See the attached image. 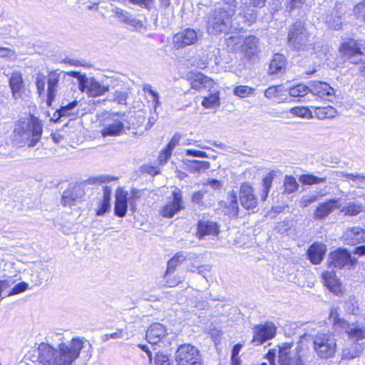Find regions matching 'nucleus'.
Masks as SVG:
<instances>
[{"label": "nucleus", "mask_w": 365, "mask_h": 365, "mask_svg": "<svg viewBox=\"0 0 365 365\" xmlns=\"http://www.w3.org/2000/svg\"><path fill=\"white\" fill-rule=\"evenodd\" d=\"M83 341L73 339L69 343H61L58 349L42 344L38 347V361L42 365H71L79 356Z\"/></svg>", "instance_id": "f257e3e1"}, {"label": "nucleus", "mask_w": 365, "mask_h": 365, "mask_svg": "<svg viewBox=\"0 0 365 365\" xmlns=\"http://www.w3.org/2000/svg\"><path fill=\"white\" fill-rule=\"evenodd\" d=\"M236 9L217 5L205 17L206 31L210 35L234 33L242 29V26L233 16Z\"/></svg>", "instance_id": "f03ea898"}, {"label": "nucleus", "mask_w": 365, "mask_h": 365, "mask_svg": "<svg viewBox=\"0 0 365 365\" xmlns=\"http://www.w3.org/2000/svg\"><path fill=\"white\" fill-rule=\"evenodd\" d=\"M42 130V123L37 117L31 115L22 118L15 124L12 141L19 147H34L41 138Z\"/></svg>", "instance_id": "7ed1b4c3"}, {"label": "nucleus", "mask_w": 365, "mask_h": 365, "mask_svg": "<svg viewBox=\"0 0 365 365\" xmlns=\"http://www.w3.org/2000/svg\"><path fill=\"white\" fill-rule=\"evenodd\" d=\"M312 346L314 353L321 359L332 357L336 350V339L328 332L318 331L312 336Z\"/></svg>", "instance_id": "20e7f679"}, {"label": "nucleus", "mask_w": 365, "mask_h": 365, "mask_svg": "<svg viewBox=\"0 0 365 365\" xmlns=\"http://www.w3.org/2000/svg\"><path fill=\"white\" fill-rule=\"evenodd\" d=\"M288 43L295 50H313L310 34L302 22H296L289 29Z\"/></svg>", "instance_id": "39448f33"}, {"label": "nucleus", "mask_w": 365, "mask_h": 365, "mask_svg": "<svg viewBox=\"0 0 365 365\" xmlns=\"http://www.w3.org/2000/svg\"><path fill=\"white\" fill-rule=\"evenodd\" d=\"M175 358L177 365H203L200 350L190 344L180 345L175 351Z\"/></svg>", "instance_id": "423d86ee"}, {"label": "nucleus", "mask_w": 365, "mask_h": 365, "mask_svg": "<svg viewBox=\"0 0 365 365\" xmlns=\"http://www.w3.org/2000/svg\"><path fill=\"white\" fill-rule=\"evenodd\" d=\"M336 314L331 311L329 320L333 322V327L336 331H344L349 338L356 341L365 338V328L358 323H349L343 319H336Z\"/></svg>", "instance_id": "0eeeda50"}, {"label": "nucleus", "mask_w": 365, "mask_h": 365, "mask_svg": "<svg viewBox=\"0 0 365 365\" xmlns=\"http://www.w3.org/2000/svg\"><path fill=\"white\" fill-rule=\"evenodd\" d=\"M202 34L200 30L187 28L176 33L172 39V45L175 49L184 48L194 45L202 38Z\"/></svg>", "instance_id": "6e6552de"}, {"label": "nucleus", "mask_w": 365, "mask_h": 365, "mask_svg": "<svg viewBox=\"0 0 365 365\" xmlns=\"http://www.w3.org/2000/svg\"><path fill=\"white\" fill-rule=\"evenodd\" d=\"M292 343H283L279 346V365H306L302 360L299 347L292 349Z\"/></svg>", "instance_id": "1a4fd4ad"}, {"label": "nucleus", "mask_w": 365, "mask_h": 365, "mask_svg": "<svg viewBox=\"0 0 365 365\" xmlns=\"http://www.w3.org/2000/svg\"><path fill=\"white\" fill-rule=\"evenodd\" d=\"M9 86L13 99L23 101L26 97V84L21 71L14 70L9 74Z\"/></svg>", "instance_id": "9d476101"}, {"label": "nucleus", "mask_w": 365, "mask_h": 365, "mask_svg": "<svg viewBox=\"0 0 365 365\" xmlns=\"http://www.w3.org/2000/svg\"><path fill=\"white\" fill-rule=\"evenodd\" d=\"M173 199L163 207L160 213L163 217L171 218L180 210L185 209L182 194L180 189L172 191Z\"/></svg>", "instance_id": "9b49d317"}, {"label": "nucleus", "mask_w": 365, "mask_h": 365, "mask_svg": "<svg viewBox=\"0 0 365 365\" xmlns=\"http://www.w3.org/2000/svg\"><path fill=\"white\" fill-rule=\"evenodd\" d=\"M239 200L241 205L246 210H253L257 207L258 201L254 193V188L247 182L240 185Z\"/></svg>", "instance_id": "f8f14e48"}, {"label": "nucleus", "mask_w": 365, "mask_h": 365, "mask_svg": "<svg viewBox=\"0 0 365 365\" xmlns=\"http://www.w3.org/2000/svg\"><path fill=\"white\" fill-rule=\"evenodd\" d=\"M276 334V327L272 322H266L255 327V335L252 342L255 345H260L264 341L272 339Z\"/></svg>", "instance_id": "ddd939ff"}, {"label": "nucleus", "mask_w": 365, "mask_h": 365, "mask_svg": "<svg viewBox=\"0 0 365 365\" xmlns=\"http://www.w3.org/2000/svg\"><path fill=\"white\" fill-rule=\"evenodd\" d=\"M344 56L352 58L356 55H364L362 50H365V40L349 39L344 42L340 48Z\"/></svg>", "instance_id": "4468645a"}, {"label": "nucleus", "mask_w": 365, "mask_h": 365, "mask_svg": "<svg viewBox=\"0 0 365 365\" xmlns=\"http://www.w3.org/2000/svg\"><path fill=\"white\" fill-rule=\"evenodd\" d=\"M219 232V226L213 221L202 220L197 223L196 236L199 240L205 239L206 237H216Z\"/></svg>", "instance_id": "2eb2a0df"}, {"label": "nucleus", "mask_w": 365, "mask_h": 365, "mask_svg": "<svg viewBox=\"0 0 365 365\" xmlns=\"http://www.w3.org/2000/svg\"><path fill=\"white\" fill-rule=\"evenodd\" d=\"M108 86L101 84L93 78H87L81 88V92H86L89 96L97 97L108 91Z\"/></svg>", "instance_id": "dca6fc26"}, {"label": "nucleus", "mask_w": 365, "mask_h": 365, "mask_svg": "<svg viewBox=\"0 0 365 365\" xmlns=\"http://www.w3.org/2000/svg\"><path fill=\"white\" fill-rule=\"evenodd\" d=\"M351 257L346 250L339 249L329 255V265L334 268H343L351 265Z\"/></svg>", "instance_id": "f3484780"}, {"label": "nucleus", "mask_w": 365, "mask_h": 365, "mask_svg": "<svg viewBox=\"0 0 365 365\" xmlns=\"http://www.w3.org/2000/svg\"><path fill=\"white\" fill-rule=\"evenodd\" d=\"M166 327L160 323H153L146 331V339L150 344H156L167 335Z\"/></svg>", "instance_id": "a211bd4d"}, {"label": "nucleus", "mask_w": 365, "mask_h": 365, "mask_svg": "<svg viewBox=\"0 0 365 365\" xmlns=\"http://www.w3.org/2000/svg\"><path fill=\"white\" fill-rule=\"evenodd\" d=\"M310 93L314 96L329 100L334 95V89L326 82L311 81L309 83Z\"/></svg>", "instance_id": "6ab92c4d"}, {"label": "nucleus", "mask_w": 365, "mask_h": 365, "mask_svg": "<svg viewBox=\"0 0 365 365\" xmlns=\"http://www.w3.org/2000/svg\"><path fill=\"white\" fill-rule=\"evenodd\" d=\"M128 192L121 188H118L115 192L114 214L119 217H125L128 210Z\"/></svg>", "instance_id": "aec40b11"}, {"label": "nucleus", "mask_w": 365, "mask_h": 365, "mask_svg": "<svg viewBox=\"0 0 365 365\" xmlns=\"http://www.w3.org/2000/svg\"><path fill=\"white\" fill-rule=\"evenodd\" d=\"M340 199H331L327 202L321 203L316 209L314 217V219L321 220L327 217L335 209H340Z\"/></svg>", "instance_id": "412c9836"}, {"label": "nucleus", "mask_w": 365, "mask_h": 365, "mask_svg": "<svg viewBox=\"0 0 365 365\" xmlns=\"http://www.w3.org/2000/svg\"><path fill=\"white\" fill-rule=\"evenodd\" d=\"M345 241L349 245H356L365 241V230L359 227L348 229L344 235Z\"/></svg>", "instance_id": "4be33fe9"}, {"label": "nucleus", "mask_w": 365, "mask_h": 365, "mask_svg": "<svg viewBox=\"0 0 365 365\" xmlns=\"http://www.w3.org/2000/svg\"><path fill=\"white\" fill-rule=\"evenodd\" d=\"M326 252V246L322 243H314L307 251V255L312 263L319 264Z\"/></svg>", "instance_id": "5701e85b"}, {"label": "nucleus", "mask_w": 365, "mask_h": 365, "mask_svg": "<svg viewBox=\"0 0 365 365\" xmlns=\"http://www.w3.org/2000/svg\"><path fill=\"white\" fill-rule=\"evenodd\" d=\"M123 127V123L119 119L113 118L108 120L107 124L101 130V134L103 137L119 135L122 133Z\"/></svg>", "instance_id": "b1692460"}, {"label": "nucleus", "mask_w": 365, "mask_h": 365, "mask_svg": "<svg viewBox=\"0 0 365 365\" xmlns=\"http://www.w3.org/2000/svg\"><path fill=\"white\" fill-rule=\"evenodd\" d=\"M242 46V52L247 58H251L259 52V40L254 36H249L243 39Z\"/></svg>", "instance_id": "393cba45"}, {"label": "nucleus", "mask_w": 365, "mask_h": 365, "mask_svg": "<svg viewBox=\"0 0 365 365\" xmlns=\"http://www.w3.org/2000/svg\"><path fill=\"white\" fill-rule=\"evenodd\" d=\"M324 284L333 293L341 292V284L334 272H325L322 274Z\"/></svg>", "instance_id": "a878e982"}, {"label": "nucleus", "mask_w": 365, "mask_h": 365, "mask_svg": "<svg viewBox=\"0 0 365 365\" xmlns=\"http://www.w3.org/2000/svg\"><path fill=\"white\" fill-rule=\"evenodd\" d=\"M286 68V60L283 55L276 53L272 59L269 66V73L270 74L283 73Z\"/></svg>", "instance_id": "bb28decb"}, {"label": "nucleus", "mask_w": 365, "mask_h": 365, "mask_svg": "<svg viewBox=\"0 0 365 365\" xmlns=\"http://www.w3.org/2000/svg\"><path fill=\"white\" fill-rule=\"evenodd\" d=\"M191 88L195 90H201L211 86L212 81L201 73L192 74L190 78Z\"/></svg>", "instance_id": "cd10ccee"}, {"label": "nucleus", "mask_w": 365, "mask_h": 365, "mask_svg": "<svg viewBox=\"0 0 365 365\" xmlns=\"http://www.w3.org/2000/svg\"><path fill=\"white\" fill-rule=\"evenodd\" d=\"M117 14L120 21L133 26L135 29L140 30L144 28L143 21L137 19L134 15L130 14L125 11H120V12H118Z\"/></svg>", "instance_id": "c85d7f7f"}, {"label": "nucleus", "mask_w": 365, "mask_h": 365, "mask_svg": "<svg viewBox=\"0 0 365 365\" xmlns=\"http://www.w3.org/2000/svg\"><path fill=\"white\" fill-rule=\"evenodd\" d=\"M187 170L192 173H200L208 170L210 167V163L208 161L204 160H187L184 162Z\"/></svg>", "instance_id": "c756f323"}, {"label": "nucleus", "mask_w": 365, "mask_h": 365, "mask_svg": "<svg viewBox=\"0 0 365 365\" xmlns=\"http://www.w3.org/2000/svg\"><path fill=\"white\" fill-rule=\"evenodd\" d=\"M74 192H78L79 196L83 195L84 194L83 190L79 185H76L71 189H67L66 191H64L62 195V203L64 206H71L75 202V197H73Z\"/></svg>", "instance_id": "7c9ffc66"}, {"label": "nucleus", "mask_w": 365, "mask_h": 365, "mask_svg": "<svg viewBox=\"0 0 365 365\" xmlns=\"http://www.w3.org/2000/svg\"><path fill=\"white\" fill-rule=\"evenodd\" d=\"M187 255L184 252H177L167 264L168 273L174 272L176 267L187 259Z\"/></svg>", "instance_id": "2f4dec72"}, {"label": "nucleus", "mask_w": 365, "mask_h": 365, "mask_svg": "<svg viewBox=\"0 0 365 365\" xmlns=\"http://www.w3.org/2000/svg\"><path fill=\"white\" fill-rule=\"evenodd\" d=\"M336 113V110L332 106L317 107L314 112V116L319 119L334 118Z\"/></svg>", "instance_id": "473e14b6"}, {"label": "nucleus", "mask_w": 365, "mask_h": 365, "mask_svg": "<svg viewBox=\"0 0 365 365\" xmlns=\"http://www.w3.org/2000/svg\"><path fill=\"white\" fill-rule=\"evenodd\" d=\"M362 351L361 346L358 344H351L346 346L342 351V358L345 359H352L358 356Z\"/></svg>", "instance_id": "72a5a7b5"}, {"label": "nucleus", "mask_w": 365, "mask_h": 365, "mask_svg": "<svg viewBox=\"0 0 365 365\" xmlns=\"http://www.w3.org/2000/svg\"><path fill=\"white\" fill-rule=\"evenodd\" d=\"M235 18L240 21L243 28L246 26H249L255 22L257 19V14L255 11L252 10L250 12H247L243 14H240Z\"/></svg>", "instance_id": "f704fd0d"}, {"label": "nucleus", "mask_w": 365, "mask_h": 365, "mask_svg": "<svg viewBox=\"0 0 365 365\" xmlns=\"http://www.w3.org/2000/svg\"><path fill=\"white\" fill-rule=\"evenodd\" d=\"M341 211L345 215L354 216L364 212V207L361 203L349 202L341 208Z\"/></svg>", "instance_id": "c9c22d12"}, {"label": "nucleus", "mask_w": 365, "mask_h": 365, "mask_svg": "<svg viewBox=\"0 0 365 365\" xmlns=\"http://www.w3.org/2000/svg\"><path fill=\"white\" fill-rule=\"evenodd\" d=\"M227 201L230 215L232 216H237L239 213V205L237 192L234 190L229 192L227 195Z\"/></svg>", "instance_id": "e433bc0d"}, {"label": "nucleus", "mask_w": 365, "mask_h": 365, "mask_svg": "<svg viewBox=\"0 0 365 365\" xmlns=\"http://www.w3.org/2000/svg\"><path fill=\"white\" fill-rule=\"evenodd\" d=\"M143 91L150 96V101L153 105L155 111L161 105L160 101L159 93L153 89V87L150 84H146L143 86Z\"/></svg>", "instance_id": "4c0bfd02"}, {"label": "nucleus", "mask_w": 365, "mask_h": 365, "mask_svg": "<svg viewBox=\"0 0 365 365\" xmlns=\"http://www.w3.org/2000/svg\"><path fill=\"white\" fill-rule=\"evenodd\" d=\"M143 195V191L136 188L130 190V196L128 197V202L130 205V210L133 212L137 210V203Z\"/></svg>", "instance_id": "58836bf2"}, {"label": "nucleus", "mask_w": 365, "mask_h": 365, "mask_svg": "<svg viewBox=\"0 0 365 365\" xmlns=\"http://www.w3.org/2000/svg\"><path fill=\"white\" fill-rule=\"evenodd\" d=\"M284 192L290 194L298 190L299 184L296 179L291 175H286L284 180Z\"/></svg>", "instance_id": "ea45409f"}, {"label": "nucleus", "mask_w": 365, "mask_h": 365, "mask_svg": "<svg viewBox=\"0 0 365 365\" xmlns=\"http://www.w3.org/2000/svg\"><path fill=\"white\" fill-rule=\"evenodd\" d=\"M337 176H342L349 179H351V180H356L357 185L356 186L360 188H365V176L361 175L360 174L356 173H344L343 172H334Z\"/></svg>", "instance_id": "a19ab883"}, {"label": "nucleus", "mask_w": 365, "mask_h": 365, "mask_svg": "<svg viewBox=\"0 0 365 365\" xmlns=\"http://www.w3.org/2000/svg\"><path fill=\"white\" fill-rule=\"evenodd\" d=\"M309 93V86L304 84H298L289 90V93L292 97H304Z\"/></svg>", "instance_id": "79ce46f5"}, {"label": "nucleus", "mask_w": 365, "mask_h": 365, "mask_svg": "<svg viewBox=\"0 0 365 365\" xmlns=\"http://www.w3.org/2000/svg\"><path fill=\"white\" fill-rule=\"evenodd\" d=\"M289 113L294 116H298L301 118H312V111L307 107L304 106H297L292 108L289 110Z\"/></svg>", "instance_id": "37998d69"}, {"label": "nucleus", "mask_w": 365, "mask_h": 365, "mask_svg": "<svg viewBox=\"0 0 365 365\" xmlns=\"http://www.w3.org/2000/svg\"><path fill=\"white\" fill-rule=\"evenodd\" d=\"M299 180L304 185L319 184L327 181L326 178H318L313 175H302L300 176Z\"/></svg>", "instance_id": "c03bdc74"}, {"label": "nucleus", "mask_w": 365, "mask_h": 365, "mask_svg": "<svg viewBox=\"0 0 365 365\" xmlns=\"http://www.w3.org/2000/svg\"><path fill=\"white\" fill-rule=\"evenodd\" d=\"M63 104L64 103L62 102V106L59 109H58V117H66L70 115L71 110L78 105V101L74 100L66 105Z\"/></svg>", "instance_id": "a18cd8bd"}, {"label": "nucleus", "mask_w": 365, "mask_h": 365, "mask_svg": "<svg viewBox=\"0 0 365 365\" xmlns=\"http://www.w3.org/2000/svg\"><path fill=\"white\" fill-rule=\"evenodd\" d=\"M292 227V221L289 220H284L277 223L275 230L282 235H289Z\"/></svg>", "instance_id": "49530a36"}, {"label": "nucleus", "mask_w": 365, "mask_h": 365, "mask_svg": "<svg viewBox=\"0 0 365 365\" xmlns=\"http://www.w3.org/2000/svg\"><path fill=\"white\" fill-rule=\"evenodd\" d=\"M63 73L64 72H58V71L49 72L47 76V87H58L61 76Z\"/></svg>", "instance_id": "de8ad7c7"}, {"label": "nucleus", "mask_w": 365, "mask_h": 365, "mask_svg": "<svg viewBox=\"0 0 365 365\" xmlns=\"http://www.w3.org/2000/svg\"><path fill=\"white\" fill-rule=\"evenodd\" d=\"M344 309L349 314H358L359 308L358 302L355 297H350L347 301H346Z\"/></svg>", "instance_id": "09e8293b"}, {"label": "nucleus", "mask_w": 365, "mask_h": 365, "mask_svg": "<svg viewBox=\"0 0 365 365\" xmlns=\"http://www.w3.org/2000/svg\"><path fill=\"white\" fill-rule=\"evenodd\" d=\"M273 178H274V174L272 173H269L262 180L263 195L262 196V199L263 200H265L266 197L268 195L270 187L272 186Z\"/></svg>", "instance_id": "8fccbe9b"}, {"label": "nucleus", "mask_w": 365, "mask_h": 365, "mask_svg": "<svg viewBox=\"0 0 365 365\" xmlns=\"http://www.w3.org/2000/svg\"><path fill=\"white\" fill-rule=\"evenodd\" d=\"M255 89L247 86H238L234 89V94L245 98L254 93Z\"/></svg>", "instance_id": "3c124183"}, {"label": "nucleus", "mask_w": 365, "mask_h": 365, "mask_svg": "<svg viewBox=\"0 0 365 365\" xmlns=\"http://www.w3.org/2000/svg\"><path fill=\"white\" fill-rule=\"evenodd\" d=\"M219 104V97L216 94H211L208 97H205L202 102V105L206 108H212Z\"/></svg>", "instance_id": "603ef678"}, {"label": "nucleus", "mask_w": 365, "mask_h": 365, "mask_svg": "<svg viewBox=\"0 0 365 365\" xmlns=\"http://www.w3.org/2000/svg\"><path fill=\"white\" fill-rule=\"evenodd\" d=\"M35 84L39 97L45 96V76L38 73L36 77Z\"/></svg>", "instance_id": "864d4df0"}, {"label": "nucleus", "mask_w": 365, "mask_h": 365, "mask_svg": "<svg viewBox=\"0 0 365 365\" xmlns=\"http://www.w3.org/2000/svg\"><path fill=\"white\" fill-rule=\"evenodd\" d=\"M173 273V272L168 273V271H165L164 274L163 279L165 285L168 287H174L177 286L180 282V279L178 277L172 276Z\"/></svg>", "instance_id": "5fc2aeb1"}, {"label": "nucleus", "mask_w": 365, "mask_h": 365, "mask_svg": "<svg viewBox=\"0 0 365 365\" xmlns=\"http://www.w3.org/2000/svg\"><path fill=\"white\" fill-rule=\"evenodd\" d=\"M282 92V86H270L264 91V96L267 98H273L279 96V95Z\"/></svg>", "instance_id": "6e6d98bb"}, {"label": "nucleus", "mask_w": 365, "mask_h": 365, "mask_svg": "<svg viewBox=\"0 0 365 365\" xmlns=\"http://www.w3.org/2000/svg\"><path fill=\"white\" fill-rule=\"evenodd\" d=\"M155 365H172V360L169 356L161 352H158L155 357Z\"/></svg>", "instance_id": "4d7b16f0"}, {"label": "nucleus", "mask_w": 365, "mask_h": 365, "mask_svg": "<svg viewBox=\"0 0 365 365\" xmlns=\"http://www.w3.org/2000/svg\"><path fill=\"white\" fill-rule=\"evenodd\" d=\"M58 87H47L46 91V104L51 107L56 99Z\"/></svg>", "instance_id": "13d9d810"}, {"label": "nucleus", "mask_w": 365, "mask_h": 365, "mask_svg": "<svg viewBox=\"0 0 365 365\" xmlns=\"http://www.w3.org/2000/svg\"><path fill=\"white\" fill-rule=\"evenodd\" d=\"M133 4L138 5L141 8L150 11L154 6L153 0H128Z\"/></svg>", "instance_id": "bf43d9fd"}, {"label": "nucleus", "mask_w": 365, "mask_h": 365, "mask_svg": "<svg viewBox=\"0 0 365 365\" xmlns=\"http://www.w3.org/2000/svg\"><path fill=\"white\" fill-rule=\"evenodd\" d=\"M227 45L228 47H230L231 49L235 50L236 46L240 45L243 39L239 35L232 36L227 38Z\"/></svg>", "instance_id": "052dcab7"}, {"label": "nucleus", "mask_w": 365, "mask_h": 365, "mask_svg": "<svg viewBox=\"0 0 365 365\" xmlns=\"http://www.w3.org/2000/svg\"><path fill=\"white\" fill-rule=\"evenodd\" d=\"M29 287V284L26 282H20L16 284L9 293V296L15 295L25 292Z\"/></svg>", "instance_id": "680f3d73"}, {"label": "nucleus", "mask_w": 365, "mask_h": 365, "mask_svg": "<svg viewBox=\"0 0 365 365\" xmlns=\"http://www.w3.org/2000/svg\"><path fill=\"white\" fill-rule=\"evenodd\" d=\"M64 74H66L69 76H72L78 79L79 90H81V87L83 86V83H85L86 79H87L88 78L85 74H81L80 72L77 71H69L67 73H64Z\"/></svg>", "instance_id": "e2e57ef3"}, {"label": "nucleus", "mask_w": 365, "mask_h": 365, "mask_svg": "<svg viewBox=\"0 0 365 365\" xmlns=\"http://www.w3.org/2000/svg\"><path fill=\"white\" fill-rule=\"evenodd\" d=\"M307 0H290L285 4L286 10L291 12L296 8H300Z\"/></svg>", "instance_id": "0e129e2a"}, {"label": "nucleus", "mask_w": 365, "mask_h": 365, "mask_svg": "<svg viewBox=\"0 0 365 365\" xmlns=\"http://www.w3.org/2000/svg\"><path fill=\"white\" fill-rule=\"evenodd\" d=\"M127 93L122 91H116L114 94L112 100L115 102H117L118 104H125L127 100Z\"/></svg>", "instance_id": "69168bd1"}, {"label": "nucleus", "mask_w": 365, "mask_h": 365, "mask_svg": "<svg viewBox=\"0 0 365 365\" xmlns=\"http://www.w3.org/2000/svg\"><path fill=\"white\" fill-rule=\"evenodd\" d=\"M110 209V202L102 200L100 202L99 208L96 210V215L101 216L103 215Z\"/></svg>", "instance_id": "338daca9"}, {"label": "nucleus", "mask_w": 365, "mask_h": 365, "mask_svg": "<svg viewBox=\"0 0 365 365\" xmlns=\"http://www.w3.org/2000/svg\"><path fill=\"white\" fill-rule=\"evenodd\" d=\"M123 336V330L118 329L116 331L111 334H106L102 336L104 341H108L110 339H120Z\"/></svg>", "instance_id": "774afa93"}]
</instances>
